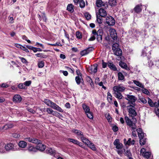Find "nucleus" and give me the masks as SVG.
I'll list each match as a JSON object with an SVG mask.
<instances>
[{
  "label": "nucleus",
  "instance_id": "nucleus-1",
  "mask_svg": "<svg viewBox=\"0 0 159 159\" xmlns=\"http://www.w3.org/2000/svg\"><path fill=\"white\" fill-rule=\"evenodd\" d=\"M138 134L139 137V138L140 144L141 145H144L146 142V134L144 133L141 128H139L136 129Z\"/></svg>",
  "mask_w": 159,
  "mask_h": 159
},
{
  "label": "nucleus",
  "instance_id": "nucleus-2",
  "mask_svg": "<svg viewBox=\"0 0 159 159\" xmlns=\"http://www.w3.org/2000/svg\"><path fill=\"white\" fill-rule=\"evenodd\" d=\"M125 119L127 125L130 128L131 130H134L136 129L137 126L136 123L132 121L128 117L125 116Z\"/></svg>",
  "mask_w": 159,
  "mask_h": 159
},
{
  "label": "nucleus",
  "instance_id": "nucleus-3",
  "mask_svg": "<svg viewBox=\"0 0 159 159\" xmlns=\"http://www.w3.org/2000/svg\"><path fill=\"white\" fill-rule=\"evenodd\" d=\"M135 106L129 105L126 107L128 110L129 116L132 117H135L137 115V113L135 111Z\"/></svg>",
  "mask_w": 159,
  "mask_h": 159
},
{
  "label": "nucleus",
  "instance_id": "nucleus-4",
  "mask_svg": "<svg viewBox=\"0 0 159 159\" xmlns=\"http://www.w3.org/2000/svg\"><path fill=\"white\" fill-rule=\"evenodd\" d=\"M125 98L128 101V104H130L132 105H135V102L137 100V98L135 96L127 94Z\"/></svg>",
  "mask_w": 159,
  "mask_h": 159
},
{
  "label": "nucleus",
  "instance_id": "nucleus-5",
  "mask_svg": "<svg viewBox=\"0 0 159 159\" xmlns=\"http://www.w3.org/2000/svg\"><path fill=\"white\" fill-rule=\"evenodd\" d=\"M96 4L97 7H103V8H101L99 10H104L106 9L108 7V5L107 2H103L102 0H96Z\"/></svg>",
  "mask_w": 159,
  "mask_h": 159
},
{
  "label": "nucleus",
  "instance_id": "nucleus-6",
  "mask_svg": "<svg viewBox=\"0 0 159 159\" xmlns=\"http://www.w3.org/2000/svg\"><path fill=\"white\" fill-rule=\"evenodd\" d=\"M16 146L15 144L10 143L5 145V149L7 151H15L17 150Z\"/></svg>",
  "mask_w": 159,
  "mask_h": 159
},
{
  "label": "nucleus",
  "instance_id": "nucleus-7",
  "mask_svg": "<svg viewBox=\"0 0 159 159\" xmlns=\"http://www.w3.org/2000/svg\"><path fill=\"white\" fill-rule=\"evenodd\" d=\"M106 22L109 25H113L115 24V21L112 17L109 16L106 18Z\"/></svg>",
  "mask_w": 159,
  "mask_h": 159
},
{
  "label": "nucleus",
  "instance_id": "nucleus-8",
  "mask_svg": "<svg viewBox=\"0 0 159 159\" xmlns=\"http://www.w3.org/2000/svg\"><path fill=\"white\" fill-rule=\"evenodd\" d=\"M140 153L144 157L148 158L150 157L151 153L149 152H146V150L145 148H142L140 150Z\"/></svg>",
  "mask_w": 159,
  "mask_h": 159
},
{
  "label": "nucleus",
  "instance_id": "nucleus-9",
  "mask_svg": "<svg viewBox=\"0 0 159 159\" xmlns=\"http://www.w3.org/2000/svg\"><path fill=\"white\" fill-rule=\"evenodd\" d=\"M93 49V48L92 47H88L87 48L81 51L80 52V55L82 56L86 55L92 51Z\"/></svg>",
  "mask_w": 159,
  "mask_h": 159
},
{
  "label": "nucleus",
  "instance_id": "nucleus-10",
  "mask_svg": "<svg viewBox=\"0 0 159 159\" xmlns=\"http://www.w3.org/2000/svg\"><path fill=\"white\" fill-rule=\"evenodd\" d=\"M114 145L116 146V148L118 149H121L123 147V144L120 143L118 139H116L113 143Z\"/></svg>",
  "mask_w": 159,
  "mask_h": 159
},
{
  "label": "nucleus",
  "instance_id": "nucleus-11",
  "mask_svg": "<svg viewBox=\"0 0 159 159\" xmlns=\"http://www.w3.org/2000/svg\"><path fill=\"white\" fill-rule=\"evenodd\" d=\"M68 141L69 142L72 143L74 144L79 145V146L82 147V143L79 142L78 140L72 139L69 138L68 139Z\"/></svg>",
  "mask_w": 159,
  "mask_h": 159
},
{
  "label": "nucleus",
  "instance_id": "nucleus-12",
  "mask_svg": "<svg viewBox=\"0 0 159 159\" xmlns=\"http://www.w3.org/2000/svg\"><path fill=\"white\" fill-rule=\"evenodd\" d=\"M110 34L111 38L114 40L117 38V35L116 31L114 29H111L110 30Z\"/></svg>",
  "mask_w": 159,
  "mask_h": 159
},
{
  "label": "nucleus",
  "instance_id": "nucleus-13",
  "mask_svg": "<svg viewBox=\"0 0 159 159\" xmlns=\"http://www.w3.org/2000/svg\"><path fill=\"white\" fill-rule=\"evenodd\" d=\"M50 107L60 112H63L62 109L60 107L53 102H52Z\"/></svg>",
  "mask_w": 159,
  "mask_h": 159
},
{
  "label": "nucleus",
  "instance_id": "nucleus-14",
  "mask_svg": "<svg viewBox=\"0 0 159 159\" xmlns=\"http://www.w3.org/2000/svg\"><path fill=\"white\" fill-rule=\"evenodd\" d=\"M22 100V98L19 94L15 95L13 98L12 101L14 103H20Z\"/></svg>",
  "mask_w": 159,
  "mask_h": 159
},
{
  "label": "nucleus",
  "instance_id": "nucleus-15",
  "mask_svg": "<svg viewBox=\"0 0 159 159\" xmlns=\"http://www.w3.org/2000/svg\"><path fill=\"white\" fill-rule=\"evenodd\" d=\"M147 7V5L140 4L136 5L133 10H146Z\"/></svg>",
  "mask_w": 159,
  "mask_h": 159
},
{
  "label": "nucleus",
  "instance_id": "nucleus-16",
  "mask_svg": "<svg viewBox=\"0 0 159 159\" xmlns=\"http://www.w3.org/2000/svg\"><path fill=\"white\" fill-rule=\"evenodd\" d=\"M125 89V88L124 87L119 85L114 87L113 89V91H116L120 92H123Z\"/></svg>",
  "mask_w": 159,
  "mask_h": 159
},
{
  "label": "nucleus",
  "instance_id": "nucleus-17",
  "mask_svg": "<svg viewBox=\"0 0 159 159\" xmlns=\"http://www.w3.org/2000/svg\"><path fill=\"white\" fill-rule=\"evenodd\" d=\"M25 139H26L27 141H28L29 142H31L34 143H37V144H38L39 143H40V142L41 141L40 140H39L34 138L31 137L27 138Z\"/></svg>",
  "mask_w": 159,
  "mask_h": 159
},
{
  "label": "nucleus",
  "instance_id": "nucleus-18",
  "mask_svg": "<svg viewBox=\"0 0 159 159\" xmlns=\"http://www.w3.org/2000/svg\"><path fill=\"white\" fill-rule=\"evenodd\" d=\"M148 103L151 107H159V101H158L157 103L156 102L154 103L151 99L148 98Z\"/></svg>",
  "mask_w": 159,
  "mask_h": 159
},
{
  "label": "nucleus",
  "instance_id": "nucleus-19",
  "mask_svg": "<svg viewBox=\"0 0 159 159\" xmlns=\"http://www.w3.org/2000/svg\"><path fill=\"white\" fill-rule=\"evenodd\" d=\"M72 132L75 133L80 138L84 135L83 133L80 130L74 129L72 130Z\"/></svg>",
  "mask_w": 159,
  "mask_h": 159
},
{
  "label": "nucleus",
  "instance_id": "nucleus-20",
  "mask_svg": "<svg viewBox=\"0 0 159 159\" xmlns=\"http://www.w3.org/2000/svg\"><path fill=\"white\" fill-rule=\"evenodd\" d=\"M107 65L109 68L111 70L113 71L117 70V68L115 65L113 63V62L111 61H108Z\"/></svg>",
  "mask_w": 159,
  "mask_h": 159
},
{
  "label": "nucleus",
  "instance_id": "nucleus-21",
  "mask_svg": "<svg viewBox=\"0 0 159 159\" xmlns=\"http://www.w3.org/2000/svg\"><path fill=\"white\" fill-rule=\"evenodd\" d=\"M113 51L114 54L115 55L120 56L122 55V51L120 48H117V49H114Z\"/></svg>",
  "mask_w": 159,
  "mask_h": 159
},
{
  "label": "nucleus",
  "instance_id": "nucleus-22",
  "mask_svg": "<svg viewBox=\"0 0 159 159\" xmlns=\"http://www.w3.org/2000/svg\"><path fill=\"white\" fill-rule=\"evenodd\" d=\"M114 93L113 94L114 96L118 99H122L123 96L122 95L121 93L120 92H118L116 91H113Z\"/></svg>",
  "mask_w": 159,
  "mask_h": 159
},
{
  "label": "nucleus",
  "instance_id": "nucleus-23",
  "mask_svg": "<svg viewBox=\"0 0 159 159\" xmlns=\"http://www.w3.org/2000/svg\"><path fill=\"white\" fill-rule=\"evenodd\" d=\"M46 148L45 146L42 144L41 142L37 145V151L39 150L41 151H43L45 150Z\"/></svg>",
  "mask_w": 159,
  "mask_h": 159
},
{
  "label": "nucleus",
  "instance_id": "nucleus-24",
  "mask_svg": "<svg viewBox=\"0 0 159 159\" xmlns=\"http://www.w3.org/2000/svg\"><path fill=\"white\" fill-rule=\"evenodd\" d=\"M96 15H98L101 17H105L107 15L106 11H98L96 12Z\"/></svg>",
  "mask_w": 159,
  "mask_h": 159
},
{
  "label": "nucleus",
  "instance_id": "nucleus-25",
  "mask_svg": "<svg viewBox=\"0 0 159 159\" xmlns=\"http://www.w3.org/2000/svg\"><path fill=\"white\" fill-rule=\"evenodd\" d=\"M38 17L39 18V19L40 20H42V18L44 22H46L47 18L46 17V16L45 15V14L44 13H41V14L38 13Z\"/></svg>",
  "mask_w": 159,
  "mask_h": 159
},
{
  "label": "nucleus",
  "instance_id": "nucleus-26",
  "mask_svg": "<svg viewBox=\"0 0 159 159\" xmlns=\"http://www.w3.org/2000/svg\"><path fill=\"white\" fill-rule=\"evenodd\" d=\"M46 152L47 153L52 155H55L56 153L55 150L51 148H48L46 150Z\"/></svg>",
  "mask_w": 159,
  "mask_h": 159
},
{
  "label": "nucleus",
  "instance_id": "nucleus-27",
  "mask_svg": "<svg viewBox=\"0 0 159 159\" xmlns=\"http://www.w3.org/2000/svg\"><path fill=\"white\" fill-rule=\"evenodd\" d=\"M119 66L122 68L125 69L127 70H130L129 68L128 67L127 65L125 63L120 61L119 62Z\"/></svg>",
  "mask_w": 159,
  "mask_h": 159
},
{
  "label": "nucleus",
  "instance_id": "nucleus-28",
  "mask_svg": "<svg viewBox=\"0 0 159 159\" xmlns=\"http://www.w3.org/2000/svg\"><path fill=\"white\" fill-rule=\"evenodd\" d=\"M82 107L85 113H88V112L90 111L89 107L85 103H83L82 104Z\"/></svg>",
  "mask_w": 159,
  "mask_h": 159
},
{
  "label": "nucleus",
  "instance_id": "nucleus-29",
  "mask_svg": "<svg viewBox=\"0 0 159 159\" xmlns=\"http://www.w3.org/2000/svg\"><path fill=\"white\" fill-rule=\"evenodd\" d=\"M92 34L94 35H102L103 34V31L102 29H99L97 32L95 30H93L92 31Z\"/></svg>",
  "mask_w": 159,
  "mask_h": 159
},
{
  "label": "nucleus",
  "instance_id": "nucleus-30",
  "mask_svg": "<svg viewBox=\"0 0 159 159\" xmlns=\"http://www.w3.org/2000/svg\"><path fill=\"white\" fill-rule=\"evenodd\" d=\"M80 139H81L82 142L87 145H88L90 143V141L86 137H84V135Z\"/></svg>",
  "mask_w": 159,
  "mask_h": 159
},
{
  "label": "nucleus",
  "instance_id": "nucleus-31",
  "mask_svg": "<svg viewBox=\"0 0 159 159\" xmlns=\"http://www.w3.org/2000/svg\"><path fill=\"white\" fill-rule=\"evenodd\" d=\"M76 83L78 85H79L81 82H83L82 76H76L75 78Z\"/></svg>",
  "mask_w": 159,
  "mask_h": 159
},
{
  "label": "nucleus",
  "instance_id": "nucleus-32",
  "mask_svg": "<svg viewBox=\"0 0 159 159\" xmlns=\"http://www.w3.org/2000/svg\"><path fill=\"white\" fill-rule=\"evenodd\" d=\"M19 146L22 148H25L27 146V143L24 141H21L19 142L18 143Z\"/></svg>",
  "mask_w": 159,
  "mask_h": 159
},
{
  "label": "nucleus",
  "instance_id": "nucleus-33",
  "mask_svg": "<svg viewBox=\"0 0 159 159\" xmlns=\"http://www.w3.org/2000/svg\"><path fill=\"white\" fill-rule=\"evenodd\" d=\"M6 149H5V146L3 143H0V153H3L5 152Z\"/></svg>",
  "mask_w": 159,
  "mask_h": 159
},
{
  "label": "nucleus",
  "instance_id": "nucleus-34",
  "mask_svg": "<svg viewBox=\"0 0 159 159\" xmlns=\"http://www.w3.org/2000/svg\"><path fill=\"white\" fill-rule=\"evenodd\" d=\"M149 54L150 55H151V53L149 52ZM147 58L148 60H149L148 61V65L150 66H152L154 64L153 61L152 60H150V58H151L150 55H148V56L147 57Z\"/></svg>",
  "mask_w": 159,
  "mask_h": 159
},
{
  "label": "nucleus",
  "instance_id": "nucleus-35",
  "mask_svg": "<svg viewBox=\"0 0 159 159\" xmlns=\"http://www.w3.org/2000/svg\"><path fill=\"white\" fill-rule=\"evenodd\" d=\"M133 82L136 85L141 88H143L144 87V85L139 81L134 80Z\"/></svg>",
  "mask_w": 159,
  "mask_h": 159
},
{
  "label": "nucleus",
  "instance_id": "nucleus-36",
  "mask_svg": "<svg viewBox=\"0 0 159 159\" xmlns=\"http://www.w3.org/2000/svg\"><path fill=\"white\" fill-rule=\"evenodd\" d=\"M88 146L93 150L96 151V148L95 147L94 144L93 143L91 142L90 141V143H89V145Z\"/></svg>",
  "mask_w": 159,
  "mask_h": 159
},
{
  "label": "nucleus",
  "instance_id": "nucleus-37",
  "mask_svg": "<svg viewBox=\"0 0 159 159\" xmlns=\"http://www.w3.org/2000/svg\"><path fill=\"white\" fill-rule=\"evenodd\" d=\"M118 80H122L125 79V77L122 73L121 72H119L118 73Z\"/></svg>",
  "mask_w": 159,
  "mask_h": 159
},
{
  "label": "nucleus",
  "instance_id": "nucleus-38",
  "mask_svg": "<svg viewBox=\"0 0 159 159\" xmlns=\"http://www.w3.org/2000/svg\"><path fill=\"white\" fill-rule=\"evenodd\" d=\"M29 151L30 152H36L37 151V147L35 148L33 146H30L28 148Z\"/></svg>",
  "mask_w": 159,
  "mask_h": 159
},
{
  "label": "nucleus",
  "instance_id": "nucleus-39",
  "mask_svg": "<svg viewBox=\"0 0 159 159\" xmlns=\"http://www.w3.org/2000/svg\"><path fill=\"white\" fill-rule=\"evenodd\" d=\"M43 102L46 104L48 106L50 107L52 103V102L50 101V100L47 99H44L43 101Z\"/></svg>",
  "mask_w": 159,
  "mask_h": 159
},
{
  "label": "nucleus",
  "instance_id": "nucleus-40",
  "mask_svg": "<svg viewBox=\"0 0 159 159\" xmlns=\"http://www.w3.org/2000/svg\"><path fill=\"white\" fill-rule=\"evenodd\" d=\"M35 55L38 57L44 58H46L48 57V56L45 55L44 54L42 53H38L35 54Z\"/></svg>",
  "mask_w": 159,
  "mask_h": 159
},
{
  "label": "nucleus",
  "instance_id": "nucleus-41",
  "mask_svg": "<svg viewBox=\"0 0 159 159\" xmlns=\"http://www.w3.org/2000/svg\"><path fill=\"white\" fill-rule=\"evenodd\" d=\"M109 3L111 7H113L116 5V0H109Z\"/></svg>",
  "mask_w": 159,
  "mask_h": 159
},
{
  "label": "nucleus",
  "instance_id": "nucleus-42",
  "mask_svg": "<svg viewBox=\"0 0 159 159\" xmlns=\"http://www.w3.org/2000/svg\"><path fill=\"white\" fill-rule=\"evenodd\" d=\"M18 88L20 89H26L27 88L25 87V84L23 83H20L18 85Z\"/></svg>",
  "mask_w": 159,
  "mask_h": 159
},
{
  "label": "nucleus",
  "instance_id": "nucleus-43",
  "mask_svg": "<svg viewBox=\"0 0 159 159\" xmlns=\"http://www.w3.org/2000/svg\"><path fill=\"white\" fill-rule=\"evenodd\" d=\"M97 19L96 21L99 24H101L102 22V17L96 15Z\"/></svg>",
  "mask_w": 159,
  "mask_h": 159
},
{
  "label": "nucleus",
  "instance_id": "nucleus-44",
  "mask_svg": "<svg viewBox=\"0 0 159 159\" xmlns=\"http://www.w3.org/2000/svg\"><path fill=\"white\" fill-rule=\"evenodd\" d=\"M102 35H96V39L97 41L100 43H102Z\"/></svg>",
  "mask_w": 159,
  "mask_h": 159
},
{
  "label": "nucleus",
  "instance_id": "nucleus-45",
  "mask_svg": "<svg viewBox=\"0 0 159 159\" xmlns=\"http://www.w3.org/2000/svg\"><path fill=\"white\" fill-rule=\"evenodd\" d=\"M85 114L89 118L91 119H93V113L90 111Z\"/></svg>",
  "mask_w": 159,
  "mask_h": 159
},
{
  "label": "nucleus",
  "instance_id": "nucleus-46",
  "mask_svg": "<svg viewBox=\"0 0 159 159\" xmlns=\"http://www.w3.org/2000/svg\"><path fill=\"white\" fill-rule=\"evenodd\" d=\"M84 16L86 19L89 20L91 19V15L88 12L85 13L84 14Z\"/></svg>",
  "mask_w": 159,
  "mask_h": 159
},
{
  "label": "nucleus",
  "instance_id": "nucleus-47",
  "mask_svg": "<svg viewBox=\"0 0 159 159\" xmlns=\"http://www.w3.org/2000/svg\"><path fill=\"white\" fill-rule=\"evenodd\" d=\"M80 6L81 8H84L85 6V3L83 0H80Z\"/></svg>",
  "mask_w": 159,
  "mask_h": 159
},
{
  "label": "nucleus",
  "instance_id": "nucleus-48",
  "mask_svg": "<svg viewBox=\"0 0 159 159\" xmlns=\"http://www.w3.org/2000/svg\"><path fill=\"white\" fill-rule=\"evenodd\" d=\"M44 65V62L43 61H39L38 63V67L39 68H42L43 67Z\"/></svg>",
  "mask_w": 159,
  "mask_h": 159
},
{
  "label": "nucleus",
  "instance_id": "nucleus-49",
  "mask_svg": "<svg viewBox=\"0 0 159 159\" xmlns=\"http://www.w3.org/2000/svg\"><path fill=\"white\" fill-rule=\"evenodd\" d=\"M66 10H74V6L72 4H69L67 7Z\"/></svg>",
  "mask_w": 159,
  "mask_h": 159
},
{
  "label": "nucleus",
  "instance_id": "nucleus-50",
  "mask_svg": "<svg viewBox=\"0 0 159 159\" xmlns=\"http://www.w3.org/2000/svg\"><path fill=\"white\" fill-rule=\"evenodd\" d=\"M119 45L117 43H114L112 46V50H114V49H117V48H118Z\"/></svg>",
  "mask_w": 159,
  "mask_h": 159
},
{
  "label": "nucleus",
  "instance_id": "nucleus-51",
  "mask_svg": "<svg viewBox=\"0 0 159 159\" xmlns=\"http://www.w3.org/2000/svg\"><path fill=\"white\" fill-rule=\"evenodd\" d=\"M76 35L77 38L79 39H80L82 38V34L80 31H77L76 33Z\"/></svg>",
  "mask_w": 159,
  "mask_h": 159
},
{
  "label": "nucleus",
  "instance_id": "nucleus-52",
  "mask_svg": "<svg viewBox=\"0 0 159 159\" xmlns=\"http://www.w3.org/2000/svg\"><path fill=\"white\" fill-rule=\"evenodd\" d=\"M9 85L7 83H3L0 85V86L3 88H7L9 86Z\"/></svg>",
  "mask_w": 159,
  "mask_h": 159
},
{
  "label": "nucleus",
  "instance_id": "nucleus-53",
  "mask_svg": "<svg viewBox=\"0 0 159 159\" xmlns=\"http://www.w3.org/2000/svg\"><path fill=\"white\" fill-rule=\"evenodd\" d=\"M143 88V89H142V91L143 93L149 95V92L146 89L144 88V87Z\"/></svg>",
  "mask_w": 159,
  "mask_h": 159
},
{
  "label": "nucleus",
  "instance_id": "nucleus-54",
  "mask_svg": "<svg viewBox=\"0 0 159 159\" xmlns=\"http://www.w3.org/2000/svg\"><path fill=\"white\" fill-rule=\"evenodd\" d=\"M97 71V64H95L93 65V72L95 73Z\"/></svg>",
  "mask_w": 159,
  "mask_h": 159
},
{
  "label": "nucleus",
  "instance_id": "nucleus-55",
  "mask_svg": "<svg viewBox=\"0 0 159 159\" xmlns=\"http://www.w3.org/2000/svg\"><path fill=\"white\" fill-rule=\"evenodd\" d=\"M155 65L159 68V57H158L155 61Z\"/></svg>",
  "mask_w": 159,
  "mask_h": 159
},
{
  "label": "nucleus",
  "instance_id": "nucleus-56",
  "mask_svg": "<svg viewBox=\"0 0 159 159\" xmlns=\"http://www.w3.org/2000/svg\"><path fill=\"white\" fill-rule=\"evenodd\" d=\"M31 81H26L24 83V84H25V86H29L31 84Z\"/></svg>",
  "mask_w": 159,
  "mask_h": 159
},
{
  "label": "nucleus",
  "instance_id": "nucleus-57",
  "mask_svg": "<svg viewBox=\"0 0 159 159\" xmlns=\"http://www.w3.org/2000/svg\"><path fill=\"white\" fill-rule=\"evenodd\" d=\"M107 63L105 62L103 60H102V67L103 68H106L107 66Z\"/></svg>",
  "mask_w": 159,
  "mask_h": 159
},
{
  "label": "nucleus",
  "instance_id": "nucleus-58",
  "mask_svg": "<svg viewBox=\"0 0 159 159\" xmlns=\"http://www.w3.org/2000/svg\"><path fill=\"white\" fill-rule=\"evenodd\" d=\"M53 110L50 108H47L46 111L49 114H52Z\"/></svg>",
  "mask_w": 159,
  "mask_h": 159
},
{
  "label": "nucleus",
  "instance_id": "nucleus-59",
  "mask_svg": "<svg viewBox=\"0 0 159 159\" xmlns=\"http://www.w3.org/2000/svg\"><path fill=\"white\" fill-rule=\"evenodd\" d=\"M12 136L15 138H18L20 137V135L17 133H13L12 134Z\"/></svg>",
  "mask_w": 159,
  "mask_h": 159
},
{
  "label": "nucleus",
  "instance_id": "nucleus-60",
  "mask_svg": "<svg viewBox=\"0 0 159 159\" xmlns=\"http://www.w3.org/2000/svg\"><path fill=\"white\" fill-rule=\"evenodd\" d=\"M20 59L21 60V61L24 63H28L26 60L24 58L22 57H19Z\"/></svg>",
  "mask_w": 159,
  "mask_h": 159
},
{
  "label": "nucleus",
  "instance_id": "nucleus-61",
  "mask_svg": "<svg viewBox=\"0 0 159 159\" xmlns=\"http://www.w3.org/2000/svg\"><path fill=\"white\" fill-rule=\"evenodd\" d=\"M96 35H94L93 34V35L91 36V37L89 39V41H92L96 39Z\"/></svg>",
  "mask_w": 159,
  "mask_h": 159
},
{
  "label": "nucleus",
  "instance_id": "nucleus-62",
  "mask_svg": "<svg viewBox=\"0 0 159 159\" xmlns=\"http://www.w3.org/2000/svg\"><path fill=\"white\" fill-rule=\"evenodd\" d=\"M21 49L26 52H29V51L28 49L25 46H22L21 47Z\"/></svg>",
  "mask_w": 159,
  "mask_h": 159
},
{
  "label": "nucleus",
  "instance_id": "nucleus-63",
  "mask_svg": "<svg viewBox=\"0 0 159 159\" xmlns=\"http://www.w3.org/2000/svg\"><path fill=\"white\" fill-rule=\"evenodd\" d=\"M131 138H129L128 139V140L126 142V143H125V145H131Z\"/></svg>",
  "mask_w": 159,
  "mask_h": 159
},
{
  "label": "nucleus",
  "instance_id": "nucleus-64",
  "mask_svg": "<svg viewBox=\"0 0 159 159\" xmlns=\"http://www.w3.org/2000/svg\"><path fill=\"white\" fill-rule=\"evenodd\" d=\"M112 129L114 132H116L118 130V128L116 126H114L112 127Z\"/></svg>",
  "mask_w": 159,
  "mask_h": 159
}]
</instances>
